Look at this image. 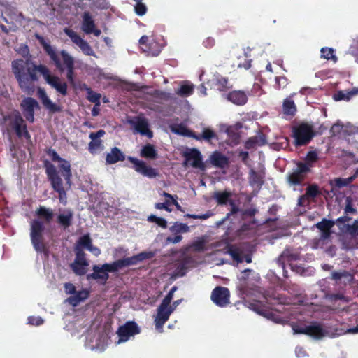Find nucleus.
Here are the masks:
<instances>
[{"label": "nucleus", "instance_id": "f257e3e1", "mask_svg": "<svg viewBox=\"0 0 358 358\" xmlns=\"http://www.w3.org/2000/svg\"><path fill=\"white\" fill-rule=\"evenodd\" d=\"M11 66L20 88L26 94H31L34 92L35 83L38 80L37 73H40L52 88L63 96L67 94L66 83H62L58 76H52L46 66L36 65L30 59H17L12 62Z\"/></svg>", "mask_w": 358, "mask_h": 358}, {"label": "nucleus", "instance_id": "f03ea898", "mask_svg": "<svg viewBox=\"0 0 358 358\" xmlns=\"http://www.w3.org/2000/svg\"><path fill=\"white\" fill-rule=\"evenodd\" d=\"M46 154L50 157L52 161L58 162L59 168L60 169L61 176L59 172L57 170L55 166L50 163L48 160L44 161V167L47 178L50 181L52 188L58 193V198L59 201L63 203H66V191L65 186L70 188L71 186V164L66 159L62 158L52 148H48L45 150Z\"/></svg>", "mask_w": 358, "mask_h": 358}, {"label": "nucleus", "instance_id": "7ed1b4c3", "mask_svg": "<svg viewBox=\"0 0 358 358\" xmlns=\"http://www.w3.org/2000/svg\"><path fill=\"white\" fill-rule=\"evenodd\" d=\"M38 219L30 222V238L34 248L38 252H45L47 247L44 243L43 233L45 223L50 224L54 217L52 209L40 206L35 212Z\"/></svg>", "mask_w": 358, "mask_h": 358}, {"label": "nucleus", "instance_id": "20e7f679", "mask_svg": "<svg viewBox=\"0 0 358 358\" xmlns=\"http://www.w3.org/2000/svg\"><path fill=\"white\" fill-rule=\"evenodd\" d=\"M43 48L54 62L56 68L61 72L64 71V66L66 69V78L70 84H74V60L73 58L65 50H62L60 55L63 59V64L61 62L58 53L48 43H43Z\"/></svg>", "mask_w": 358, "mask_h": 358}, {"label": "nucleus", "instance_id": "39448f33", "mask_svg": "<svg viewBox=\"0 0 358 358\" xmlns=\"http://www.w3.org/2000/svg\"><path fill=\"white\" fill-rule=\"evenodd\" d=\"M313 136L312 127L306 123H302L293 128V137L296 147L308 144Z\"/></svg>", "mask_w": 358, "mask_h": 358}, {"label": "nucleus", "instance_id": "423d86ee", "mask_svg": "<svg viewBox=\"0 0 358 358\" xmlns=\"http://www.w3.org/2000/svg\"><path fill=\"white\" fill-rule=\"evenodd\" d=\"M92 270L93 273L88 274L87 275V279L88 280H97L102 285H105L107 282L109 278L108 273L117 272L113 262L110 264H103L101 266H99V265H94Z\"/></svg>", "mask_w": 358, "mask_h": 358}, {"label": "nucleus", "instance_id": "0eeeda50", "mask_svg": "<svg viewBox=\"0 0 358 358\" xmlns=\"http://www.w3.org/2000/svg\"><path fill=\"white\" fill-rule=\"evenodd\" d=\"M292 329L294 334H305L317 340L322 338L327 333L322 324L317 322H313L310 325L305 327L295 324L292 327Z\"/></svg>", "mask_w": 358, "mask_h": 358}, {"label": "nucleus", "instance_id": "6e6552de", "mask_svg": "<svg viewBox=\"0 0 358 358\" xmlns=\"http://www.w3.org/2000/svg\"><path fill=\"white\" fill-rule=\"evenodd\" d=\"M155 253L152 251H143L130 257H125L113 262L114 266L117 271L124 267L138 264L146 259L154 257Z\"/></svg>", "mask_w": 358, "mask_h": 358}, {"label": "nucleus", "instance_id": "1a4fd4ad", "mask_svg": "<svg viewBox=\"0 0 358 358\" xmlns=\"http://www.w3.org/2000/svg\"><path fill=\"white\" fill-rule=\"evenodd\" d=\"M182 156L185 158L183 166H187L189 165L203 171L206 169V166L203 162L201 153L198 149H189L183 152Z\"/></svg>", "mask_w": 358, "mask_h": 358}, {"label": "nucleus", "instance_id": "9d476101", "mask_svg": "<svg viewBox=\"0 0 358 358\" xmlns=\"http://www.w3.org/2000/svg\"><path fill=\"white\" fill-rule=\"evenodd\" d=\"M308 173V167L302 162H299L296 163V168L287 173V181L291 186L301 185Z\"/></svg>", "mask_w": 358, "mask_h": 358}, {"label": "nucleus", "instance_id": "9b49d317", "mask_svg": "<svg viewBox=\"0 0 358 358\" xmlns=\"http://www.w3.org/2000/svg\"><path fill=\"white\" fill-rule=\"evenodd\" d=\"M140 331L141 329L135 322H127L124 324L120 326L117 331V334L119 336L117 343L126 342L131 336L138 334Z\"/></svg>", "mask_w": 358, "mask_h": 358}, {"label": "nucleus", "instance_id": "f8f14e48", "mask_svg": "<svg viewBox=\"0 0 358 358\" xmlns=\"http://www.w3.org/2000/svg\"><path fill=\"white\" fill-rule=\"evenodd\" d=\"M252 272V271L249 268L245 269L242 272V275L239 279V285L237 286L239 294L242 296L252 294V292L256 291L257 288L256 285L249 281V275Z\"/></svg>", "mask_w": 358, "mask_h": 358}, {"label": "nucleus", "instance_id": "ddd939ff", "mask_svg": "<svg viewBox=\"0 0 358 358\" xmlns=\"http://www.w3.org/2000/svg\"><path fill=\"white\" fill-rule=\"evenodd\" d=\"M230 293L228 288L217 286L212 292L210 299L220 307H225L230 303Z\"/></svg>", "mask_w": 358, "mask_h": 358}, {"label": "nucleus", "instance_id": "4468645a", "mask_svg": "<svg viewBox=\"0 0 358 358\" xmlns=\"http://www.w3.org/2000/svg\"><path fill=\"white\" fill-rule=\"evenodd\" d=\"M127 160L133 164V168L136 172L150 178L157 176L155 169L148 166L145 162L131 156L127 157Z\"/></svg>", "mask_w": 358, "mask_h": 358}, {"label": "nucleus", "instance_id": "2eb2a0df", "mask_svg": "<svg viewBox=\"0 0 358 358\" xmlns=\"http://www.w3.org/2000/svg\"><path fill=\"white\" fill-rule=\"evenodd\" d=\"M20 106L26 120L29 122H33L34 120V109L38 108L37 101L32 97H26L22 101Z\"/></svg>", "mask_w": 358, "mask_h": 358}, {"label": "nucleus", "instance_id": "dca6fc26", "mask_svg": "<svg viewBox=\"0 0 358 358\" xmlns=\"http://www.w3.org/2000/svg\"><path fill=\"white\" fill-rule=\"evenodd\" d=\"M301 259V254L297 250L292 248H286L283 250L282 254L278 257L277 263L282 268H285V264H292V262L299 260Z\"/></svg>", "mask_w": 358, "mask_h": 358}, {"label": "nucleus", "instance_id": "f3484780", "mask_svg": "<svg viewBox=\"0 0 358 358\" xmlns=\"http://www.w3.org/2000/svg\"><path fill=\"white\" fill-rule=\"evenodd\" d=\"M66 34L71 38V41L76 44L82 50L83 52L86 55H92L93 50L89 43L83 39L76 32L74 31L66 29Z\"/></svg>", "mask_w": 358, "mask_h": 358}, {"label": "nucleus", "instance_id": "a211bd4d", "mask_svg": "<svg viewBox=\"0 0 358 358\" xmlns=\"http://www.w3.org/2000/svg\"><path fill=\"white\" fill-rule=\"evenodd\" d=\"M172 310L169 306L160 304L157 310V315L155 318V324L157 329H162L164 324L169 320Z\"/></svg>", "mask_w": 358, "mask_h": 358}, {"label": "nucleus", "instance_id": "6ab92c4d", "mask_svg": "<svg viewBox=\"0 0 358 358\" xmlns=\"http://www.w3.org/2000/svg\"><path fill=\"white\" fill-rule=\"evenodd\" d=\"M82 29L87 34H94V36H99L101 34L100 29H96L94 21L89 12L83 13Z\"/></svg>", "mask_w": 358, "mask_h": 358}, {"label": "nucleus", "instance_id": "aec40b11", "mask_svg": "<svg viewBox=\"0 0 358 358\" xmlns=\"http://www.w3.org/2000/svg\"><path fill=\"white\" fill-rule=\"evenodd\" d=\"M106 134L103 129H100L96 132H91L90 134V138L92 140L88 144V150L90 153L94 154L98 150L103 148L102 141L100 138Z\"/></svg>", "mask_w": 358, "mask_h": 358}, {"label": "nucleus", "instance_id": "412c9836", "mask_svg": "<svg viewBox=\"0 0 358 358\" xmlns=\"http://www.w3.org/2000/svg\"><path fill=\"white\" fill-rule=\"evenodd\" d=\"M248 94L243 90H233L227 94L226 99L235 105L243 106L248 102Z\"/></svg>", "mask_w": 358, "mask_h": 358}, {"label": "nucleus", "instance_id": "4be33fe9", "mask_svg": "<svg viewBox=\"0 0 358 358\" xmlns=\"http://www.w3.org/2000/svg\"><path fill=\"white\" fill-rule=\"evenodd\" d=\"M12 127L14 129L18 137H30L27 129V125L24 124V120L19 113L14 116L12 122Z\"/></svg>", "mask_w": 358, "mask_h": 358}, {"label": "nucleus", "instance_id": "5701e85b", "mask_svg": "<svg viewBox=\"0 0 358 358\" xmlns=\"http://www.w3.org/2000/svg\"><path fill=\"white\" fill-rule=\"evenodd\" d=\"M38 94L43 106L50 113H55L62 111V107L53 103L47 96L44 90L39 88L38 90Z\"/></svg>", "mask_w": 358, "mask_h": 358}, {"label": "nucleus", "instance_id": "b1692460", "mask_svg": "<svg viewBox=\"0 0 358 358\" xmlns=\"http://www.w3.org/2000/svg\"><path fill=\"white\" fill-rule=\"evenodd\" d=\"M210 164L217 168L223 169L229 164V159L220 151H214L209 157Z\"/></svg>", "mask_w": 358, "mask_h": 358}, {"label": "nucleus", "instance_id": "393cba45", "mask_svg": "<svg viewBox=\"0 0 358 358\" xmlns=\"http://www.w3.org/2000/svg\"><path fill=\"white\" fill-rule=\"evenodd\" d=\"M335 222L331 220L323 218L315 226L321 231V238L326 240L329 238L331 234V228L334 226Z\"/></svg>", "mask_w": 358, "mask_h": 358}, {"label": "nucleus", "instance_id": "a878e982", "mask_svg": "<svg viewBox=\"0 0 358 358\" xmlns=\"http://www.w3.org/2000/svg\"><path fill=\"white\" fill-rule=\"evenodd\" d=\"M265 173L263 171L257 172L254 169H250L249 171L248 180L249 183L252 187H256L260 189L264 183Z\"/></svg>", "mask_w": 358, "mask_h": 358}, {"label": "nucleus", "instance_id": "bb28decb", "mask_svg": "<svg viewBox=\"0 0 358 358\" xmlns=\"http://www.w3.org/2000/svg\"><path fill=\"white\" fill-rule=\"evenodd\" d=\"M125 159V155L117 147L111 149V151L106 155V162L108 164H114L118 162Z\"/></svg>", "mask_w": 358, "mask_h": 358}, {"label": "nucleus", "instance_id": "cd10ccee", "mask_svg": "<svg viewBox=\"0 0 358 358\" xmlns=\"http://www.w3.org/2000/svg\"><path fill=\"white\" fill-rule=\"evenodd\" d=\"M358 176V168L355 169L354 174L347 178H336L331 180L330 184L333 187L341 188L348 186Z\"/></svg>", "mask_w": 358, "mask_h": 358}, {"label": "nucleus", "instance_id": "c85d7f7f", "mask_svg": "<svg viewBox=\"0 0 358 358\" xmlns=\"http://www.w3.org/2000/svg\"><path fill=\"white\" fill-rule=\"evenodd\" d=\"M224 249L226 250L225 253L229 254L237 263L243 262V251L239 248L227 243Z\"/></svg>", "mask_w": 358, "mask_h": 358}, {"label": "nucleus", "instance_id": "c756f323", "mask_svg": "<svg viewBox=\"0 0 358 358\" xmlns=\"http://www.w3.org/2000/svg\"><path fill=\"white\" fill-rule=\"evenodd\" d=\"M90 293L87 289H82L76 292L73 295H71L67 299V301L72 306H77L81 302L84 301L89 297Z\"/></svg>", "mask_w": 358, "mask_h": 358}, {"label": "nucleus", "instance_id": "7c9ffc66", "mask_svg": "<svg viewBox=\"0 0 358 358\" xmlns=\"http://www.w3.org/2000/svg\"><path fill=\"white\" fill-rule=\"evenodd\" d=\"M73 214L71 210H66L64 213L57 215V222L64 230L67 229L73 222Z\"/></svg>", "mask_w": 358, "mask_h": 358}, {"label": "nucleus", "instance_id": "2f4dec72", "mask_svg": "<svg viewBox=\"0 0 358 358\" xmlns=\"http://www.w3.org/2000/svg\"><path fill=\"white\" fill-rule=\"evenodd\" d=\"M135 129L138 133L148 138H152L153 136L152 131L149 129L148 122L144 119L140 120L136 123Z\"/></svg>", "mask_w": 358, "mask_h": 358}, {"label": "nucleus", "instance_id": "473e14b6", "mask_svg": "<svg viewBox=\"0 0 358 358\" xmlns=\"http://www.w3.org/2000/svg\"><path fill=\"white\" fill-rule=\"evenodd\" d=\"M231 197V193L229 191L215 192L213 198L216 200L218 205L224 206L229 203Z\"/></svg>", "mask_w": 358, "mask_h": 358}, {"label": "nucleus", "instance_id": "72a5a7b5", "mask_svg": "<svg viewBox=\"0 0 358 358\" xmlns=\"http://www.w3.org/2000/svg\"><path fill=\"white\" fill-rule=\"evenodd\" d=\"M194 139L199 141L204 140L207 142H210L213 139L217 140V135L213 130L209 128H204L201 134L196 133V138H194Z\"/></svg>", "mask_w": 358, "mask_h": 358}, {"label": "nucleus", "instance_id": "f704fd0d", "mask_svg": "<svg viewBox=\"0 0 358 358\" xmlns=\"http://www.w3.org/2000/svg\"><path fill=\"white\" fill-rule=\"evenodd\" d=\"M282 109L285 115L294 116L296 112V106L294 100L290 97L286 98L283 101Z\"/></svg>", "mask_w": 358, "mask_h": 358}, {"label": "nucleus", "instance_id": "c9c22d12", "mask_svg": "<svg viewBox=\"0 0 358 358\" xmlns=\"http://www.w3.org/2000/svg\"><path fill=\"white\" fill-rule=\"evenodd\" d=\"M142 49L151 56H157L161 52L159 43L154 40L150 41L147 47H142Z\"/></svg>", "mask_w": 358, "mask_h": 358}, {"label": "nucleus", "instance_id": "e433bc0d", "mask_svg": "<svg viewBox=\"0 0 358 358\" xmlns=\"http://www.w3.org/2000/svg\"><path fill=\"white\" fill-rule=\"evenodd\" d=\"M172 131L176 134H179L183 136L196 138V132L187 129L182 124H178L176 127L172 129Z\"/></svg>", "mask_w": 358, "mask_h": 358}, {"label": "nucleus", "instance_id": "4c0bfd02", "mask_svg": "<svg viewBox=\"0 0 358 358\" xmlns=\"http://www.w3.org/2000/svg\"><path fill=\"white\" fill-rule=\"evenodd\" d=\"M157 153L153 145L150 143L144 145L141 150V156L145 158L155 159Z\"/></svg>", "mask_w": 358, "mask_h": 358}, {"label": "nucleus", "instance_id": "58836bf2", "mask_svg": "<svg viewBox=\"0 0 358 358\" xmlns=\"http://www.w3.org/2000/svg\"><path fill=\"white\" fill-rule=\"evenodd\" d=\"M265 140L264 138L255 136L249 138L245 142V148L247 150H250L256 147L257 145H264Z\"/></svg>", "mask_w": 358, "mask_h": 358}, {"label": "nucleus", "instance_id": "ea45409f", "mask_svg": "<svg viewBox=\"0 0 358 358\" xmlns=\"http://www.w3.org/2000/svg\"><path fill=\"white\" fill-rule=\"evenodd\" d=\"M92 244V240L89 234H85L79 238L75 248H84L88 250Z\"/></svg>", "mask_w": 358, "mask_h": 358}, {"label": "nucleus", "instance_id": "a19ab883", "mask_svg": "<svg viewBox=\"0 0 358 358\" xmlns=\"http://www.w3.org/2000/svg\"><path fill=\"white\" fill-rule=\"evenodd\" d=\"M76 259L73 263L88 266L89 263L85 257V253L82 248H75Z\"/></svg>", "mask_w": 358, "mask_h": 358}, {"label": "nucleus", "instance_id": "79ce46f5", "mask_svg": "<svg viewBox=\"0 0 358 358\" xmlns=\"http://www.w3.org/2000/svg\"><path fill=\"white\" fill-rule=\"evenodd\" d=\"M318 160V155L315 151H309L306 157L305 162L303 164H305L309 169V172L311 171V168L315 162Z\"/></svg>", "mask_w": 358, "mask_h": 358}, {"label": "nucleus", "instance_id": "37998d69", "mask_svg": "<svg viewBox=\"0 0 358 358\" xmlns=\"http://www.w3.org/2000/svg\"><path fill=\"white\" fill-rule=\"evenodd\" d=\"M321 57L324 59L329 60L331 59L334 62H336L338 60L337 57L334 55V50L331 48H322L320 50Z\"/></svg>", "mask_w": 358, "mask_h": 358}, {"label": "nucleus", "instance_id": "c03bdc74", "mask_svg": "<svg viewBox=\"0 0 358 358\" xmlns=\"http://www.w3.org/2000/svg\"><path fill=\"white\" fill-rule=\"evenodd\" d=\"M194 87L192 85L184 84L178 89L177 94L181 96H189L192 94Z\"/></svg>", "mask_w": 358, "mask_h": 358}, {"label": "nucleus", "instance_id": "a18cd8bd", "mask_svg": "<svg viewBox=\"0 0 358 358\" xmlns=\"http://www.w3.org/2000/svg\"><path fill=\"white\" fill-rule=\"evenodd\" d=\"M249 307L250 308H251L256 313H259V315H265L266 310L264 309V306L260 301H255L253 302L250 303Z\"/></svg>", "mask_w": 358, "mask_h": 358}, {"label": "nucleus", "instance_id": "49530a36", "mask_svg": "<svg viewBox=\"0 0 358 358\" xmlns=\"http://www.w3.org/2000/svg\"><path fill=\"white\" fill-rule=\"evenodd\" d=\"M101 97V94L95 92L92 90V92H88V93L87 94V99L90 102L96 104V106L101 105V102H100Z\"/></svg>", "mask_w": 358, "mask_h": 358}, {"label": "nucleus", "instance_id": "de8ad7c7", "mask_svg": "<svg viewBox=\"0 0 358 358\" xmlns=\"http://www.w3.org/2000/svg\"><path fill=\"white\" fill-rule=\"evenodd\" d=\"M320 194L318 186L317 185H310L306 188L305 195L309 198H315Z\"/></svg>", "mask_w": 358, "mask_h": 358}, {"label": "nucleus", "instance_id": "09e8293b", "mask_svg": "<svg viewBox=\"0 0 358 358\" xmlns=\"http://www.w3.org/2000/svg\"><path fill=\"white\" fill-rule=\"evenodd\" d=\"M136 5L134 6V11L138 16L144 15L148 10L146 5L141 1H135Z\"/></svg>", "mask_w": 358, "mask_h": 358}, {"label": "nucleus", "instance_id": "8fccbe9b", "mask_svg": "<svg viewBox=\"0 0 358 358\" xmlns=\"http://www.w3.org/2000/svg\"><path fill=\"white\" fill-rule=\"evenodd\" d=\"M189 230V227L187 224L185 223H177L176 222L171 227V231L175 233L187 232Z\"/></svg>", "mask_w": 358, "mask_h": 358}, {"label": "nucleus", "instance_id": "3c124183", "mask_svg": "<svg viewBox=\"0 0 358 358\" xmlns=\"http://www.w3.org/2000/svg\"><path fill=\"white\" fill-rule=\"evenodd\" d=\"M346 232L352 236H358V221L355 220L352 224H346L344 225Z\"/></svg>", "mask_w": 358, "mask_h": 358}, {"label": "nucleus", "instance_id": "603ef678", "mask_svg": "<svg viewBox=\"0 0 358 358\" xmlns=\"http://www.w3.org/2000/svg\"><path fill=\"white\" fill-rule=\"evenodd\" d=\"M87 266L77 264L76 263H73L71 265V269L77 275H84L87 273Z\"/></svg>", "mask_w": 358, "mask_h": 358}, {"label": "nucleus", "instance_id": "864d4df0", "mask_svg": "<svg viewBox=\"0 0 358 358\" xmlns=\"http://www.w3.org/2000/svg\"><path fill=\"white\" fill-rule=\"evenodd\" d=\"M177 289H178V287L176 286L172 287L171 289H170V291L168 292V294L164 298V299L162 300V301L161 302L160 304L169 306L171 304V301L173 298L174 292Z\"/></svg>", "mask_w": 358, "mask_h": 358}, {"label": "nucleus", "instance_id": "5fc2aeb1", "mask_svg": "<svg viewBox=\"0 0 358 358\" xmlns=\"http://www.w3.org/2000/svg\"><path fill=\"white\" fill-rule=\"evenodd\" d=\"M217 85H218V89L221 91L226 90L229 88V80L227 78L222 77L217 79Z\"/></svg>", "mask_w": 358, "mask_h": 358}, {"label": "nucleus", "instance_id": "6e6d98bb", "mask_svg": "<svg viewBox=\"0 0 358 358\" xmlns=\"http://www.w3.org/2000/svg\"><path fill=\"white\" fill-rule=\"evenodd\" d=\"M170 205L171 201L166 200L164 203H156L155 207L159 210H165L167 212H171L172 210L169 207Z\"/></svg>", "mask_w": 358, "mask_h": 358}, {"label": "nucleus", "instance_id": "4d7b16f0", "mask_svg": "<svg viewBox=\"0 0 358 358\" xmlns=\"http://www.w3.org/2000/svg\"><path fill=\"white\" fill-rule=\"evenodd\" d=\"M211 215L210 212H208L205 214L201 215H196V214H186L185 217L192 219H201V220H206Z\"/></svg>", "mask_w": 358, "mask_h": 358}, {"label": "nucleus", "instance_id": "13d9d810", "mask_svg": "<svg viewBox=\"0 0 358 358\" xmlns=\"http://www.w3.org/2000/svg\"><path fill=\"white\" fill-rule=\"evenodd\" d=\"M28 321L30 324L39 326L43 323V320L41 317L30 316L28 317Z\"/></svg>", "mask_w": 358, "mask_h": 358}, {"label": "nucleus", "instance_id": "bf43d9fd", "mask_svg": "<svg viewBox=\"0 0 358 358\" xmlns=\"http://www.w3.org/2000/svg\"><path fill=\"white\" fill-rule=\"evenodd\" d=\"M348 275V272L343 271L342 272L334 271L331 273V278L335 280H341L343 277Z\"/></svg>", "mask_w": 358, "mask_h": 358}, {"label": "nucleus", "instance_id": "052dcab7", "mask_svg": "<svg viewBox=\"0 0 358 358\" xmlns=\"http://www.w3.org/2000/svg\"><path fill=\"white\" fill-rule=\"evenodd\" d=\"M192 246L196 251H203L205 249V242L203 240H199L195 241Z\"/></svg>", "mask_w": 358, "mask_h": 358}, {"label": "nucleus", "instance_id": "680f3d73", "mask_svg": "<svg viewBox=\"0 0 358 358\" xmlns=\"http://www.w3.org/2000/svg\"><path fill=\"white\" fill-rule=\"evenodd\" d=\"M351 220V217H350L348 215H343V216H341L340 217H338L337 220H336V224L338 226V227L343 230V229L344 228L342 227L341 226V224H344V225L345 224V222H348V221H350Z\"/></svg>", "mask_w": 358, "mask_h": 358}, {"label": "nucleus", "instance_id": "e2e57ef3", "mask_svg": "<svg viewBox=\"0 0 358 358\" xmlns=\"http://www.w3.org/2000/svg\"><path fill=\"white\" fill-rule=\"evenodd\" d=\"M309 204V200L307 196L303 194L299 197L297 205L300 207H306Z\"/></svg>", "mask_w": 358, "mask_h": 358}, {"label": "nucleus", "instance_id": "0e129e2a", "mask_svg": "<svg viewBox=\"0 0 358 358\" xmlns=\"http://www.w3.org/2000/svg\"><path fill=\"white\" fill-rule=\"evenodd\" d=\"M64 289L66 294L73 295L76 292V287L71 282H66L64 284Z\"/></svg>", "mask_w": 358, "mask_h": 358}, {"label": "nucleus", "instance_id": "69168bd1", "mask_svg": "<svg viewBox=\"0 0 358 358\" xmlns=\"http://www.w3.org/2000/svg\"><path fill=\"white\" fill-rule=\"evenodd\" d=\"M229 203L231 206V210L230 212L227 215V217L231 215L236 214L239 211V208L236 205L233 200H230Z\"/></svg>", "mask_w": 358, "mask_h": 358}, {"label": "nucleus", "instance_id": "338daca9", "mask_svg": "<svg viewBox=\"0 0 358 358\" xmlns=\"http://www.w3.org/2000/svg\"><path fill=\"white\" fill-rule=\"evenodd\" d=\"M182 239V236L181 235H176L174 236H169L166 239V241L172 243H178Z\"/></svg>", "mask_w": 358, "mask_h": 358}, {"label": "nucleus", "instance_id": "774afa93", "mask_svg": "<svg viewBox=\"0 0 358 358\" xmlns=\"http://www.w3.org/2000/svg\"><path fill=\"white\" fill-rule=\"evenodd\" d=\"M289 266H290L291 269L293 271L296 272V273L301 274L304 272V268L301 265L290 264Z\"/></svg>", "mask_w": 358, "mask_h": 358}]
</instances>
